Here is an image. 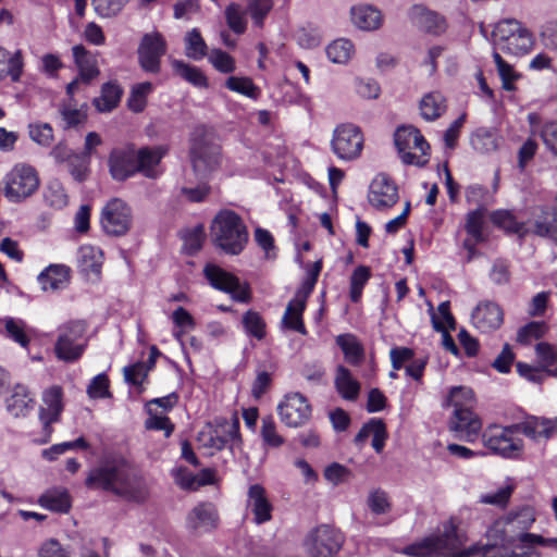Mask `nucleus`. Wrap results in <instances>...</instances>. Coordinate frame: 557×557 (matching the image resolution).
<instances>
[{"label": "nucleus", "mask_w": 557, "mask_h": 557, "mask_svg": "<svg viewBox=\"0 0 557 557\" xmlns=\"http://www.w3.org/2000/svg\"><path fill=\"white\" fill-rule=\"evenodd\" d=\"M354 52L355 48L352 42L345 38L336 39L326 47V55L329 60L336 64L347 63Z\"/></svg>", "instance_id": "43"}, {"label": "nucleus", "mask_w": 557, "mask_h": 557, "mask_svg": "<svg viewBox=\"0 0 557 557\" xmlns=\"http://www.w3.org/2000/svg\"><path fill=\"white\" fill-rule=\"evenodd\" d=\"M44 292L54 293L64 289L70 283V268L50 264L37 277Z\"/></svg>", "instance_id": "25"}, {"label": "nucleus", "mask_w": 557, "mask_h": 557, "mask_svg": "<svg viewBox=\"0 0 557 557\" xmlns=\"http://www.w3.org/2000/svg\"><path fill=\"white\" fill-rule=\"evenodd\" d=\"M306 306L301 305L298 300H290L286 307L284 315L282 318V324L284 327L296 331L305 335L306 327L302 322V313Z\"/></svg>", "instance_id": "39"}, {"label": "nucleus", "mask_w": 557, "mask_h": 557, "mask_svg": "<svg viewBox=\"0 0 557 557\" xmlns=\"http://www.w3.org/2000/svg\"><path fill=\"white\" fill-rule=\"evenodd\" d=\"M171 319L178 331L174 332V336L176 339L181 341L182 336L195 329V320L191 314L183 307L176 308L171 314Z\"/></svg>", "instance_id": "62"}, {"label": "nucleus", "mask_w": 557, "mask_h": 557, "mask_svg": "<svg viewBox=\"0 0 557 557\" xmlns=\"http://www.w3.org/2000/svg\"><path fill=\"white\" fill-rule=\"evenodd\" d=\"M372 436V447L376 453H381L387 438L386 426L380 419H372L364 424L355 437L356 444H362L368 437Z\"/></svg>", "instance_id": "30"}, {"label": "nucleus", "mask_w": 557, "mask_h": 557, "mask_svg": "<svg viewBox=\"0 0 557 557\" xmlns=\"http://www.w3.org/2000/svg\"><path fill=\"white\" fill-rule=\"evenodd\" d=\"M546 331L547 325L544 322L533 321L518 331L517 341L521 344L528 345L533 341L541 338Z\"/></svg>", "instance_id": "64"}, {"label": "nucleus", "mask_w": 557, "mask_h": 557, "mask_svg": "<svg viewBox=\"0 0 557 557\" xmlns=\"http://www.w3.org/2000/svg\"><path fill=\"white\" fill-rule=\"evenodd\" d=\"M218 524V509L210 502L197 504L186 516V528L195 535L209 533L216 529Z\"/></svg>", "instance_id": "17"}, {"label": "nucleus", "mask_w": 557, "mask_h": 557, "mask_svg": "<svg viewBox=\"0 0 557 557\" xmlns=\"http://www.w3.org/2000/svg\"><path fill=\"white\" fill-rule=\"evenodd\" d=\"M38 503L41 507L55 512H67L71 508V499L65 490H49L39 497Z\"/></svg>", "instance_id": "35"}, {"label": "nucleus", "mask_w": 557, "mask_h": 557, "mask_svg": "<svg viewBox=\"0 0 557 557\" xmlns=\"http://www.w3.org/2000/svg\"><path fill=\"white\" fill-rule=\"evenodd\" d=\"M394 140L404 163L423 166L429 162L430 145L418 128L400 126Z\"/></svg>", "instance_id": "8"}, {"label": "nucleus", "mask_w": 557, "mask_h": 557, "mask_svg": "<svg viewBox=\"0 0 557 557\" xmlns=\"http://www.w3.org/2000/svg\"><path fill=\"white\" fill-rule=\"evenodd\" d=\"M528 227L530 233L557 240V211L540 209L533 213V221Z\"/></svg>", "instance_id": "26"}, {"label": "nucleus", "mask_w": 557, "mask_h": 557, "mask_svg": "<svg viewBox=\"0 0 557 557\" xmlns=\"http://www.w3.org/2000/svg\"><path fill=\"white\" fill-rule=\"evenodd\" d=\"M225 86L230 90L251 99H257L260 96V89L249 77L230 76L225 82Z\"/></svg>", "instance_id": "55"}, {"label": "nucleus", "mask_w": 557, "mask_h": 557, "mask_svg": "<svg viewBox=\"0 0 557 557\" xmlns=\"http://www.w3.org/2000/svg\"><path fill=\"white\" fill-rule=\"evenodd\" d=\"M72 51L79 76L84 82L88 83L99 75L97 60L83 46H74Z\"/></svg>", "instance_id": "33"}, {"label": "nucleus", "mask_w": 557, "mask_h": 557, "mask_svg": "<svg viewBox=\"0 0 557 557\" xmlns=\"http://www.w3.org/2000/svg\"><path fill=\"white\" fill-rule=\"evenodd\" d=\"M4 325L7 336L26 348L29 344V336L27 335V325L22 319L5 317L1 320Z\"/></svg>", "instance_id": "46"}, {"label": "nucleus", "mask_w": 557, "mask_h": 557, "mask_svg": "<svg viewBox=\"0 0 557 557\" xmlns=\"http://www.w3.org/2000/svg\"><path fill=\"white\" fill-rule=\"evenodd\" d=\"M168 153L166 146L144 147L136 152V170L148 178L161 175L160 162Z\"/></svg>", "instance_id": "23"}, {"label": "nucleus", "mask_w": 557, "mask_h": 557, "mask_svg": "<svg viewBox=\"0 0 557 557\" xmlns=\"http://www.w3.org/2000/svg\"><path fill=\"white\" fill-rule=\"evenodd\" d=\"M336 344L344 352L345 359L352 366H358L363 359V347L352 334H342L336 337Z\"/></svg>", "instance_id": "38"}, {"label": "nucleus", "mask_w": 557, "mask_h": 557, "mask_svg": "<svg viewBox=\"0 0 557 557\" xmlns=\"http://www.w3.org/2000/svg\"><path fill=\"white\" fill-rule=\"evenodd\" d=\"M136 152L132 148H115L109 156V171L113 180L125 181L137 173Z\"/></svg>", "instance_id": "22"}, {"label": "nucleus", "mask_w": 557, "mask_h": 557, "mask_svg": "<svg viewBox=\"0 0 557 557\" xmlns=\"http://www.w3.org/2000/svg\"><path fill=\"white\" fill-rule=\"evenodd\" d=\"M361 129L350 123L341 124L333 131L331 149L342 161H354L361 156L363 149Z\"/></svg>", "instance_id": "11"}, {"label": "nucleus", "mask_w": 557, "mask_h": 557, "mask_svg": "<svg viewBox=\"0 0 557 557\" xmlns=\"http://www.w3.org/2000/svg\"><path fill=\"white\" fill-rule=\"evenodd\" d=\"M186 55L200 60L207 54V45L197 28L191 29L185 37Z\"/></svg>", "instance_id": "56"}, {"label": "nucleus", "mask_w": 557, "mask_h": 557, "mask_svg": "<svg viewBox=\"0 0 557 557\" xmlns=\"http://www.w3.org/2000/svg\"><path fill=\"white\" fill-rule=\"evenodd\" d=\"M122 89L119 85L107 83L101 88V95L95 98L94 104L100 112H110L120 102Z\"/></svg>", "instance_id": "40"}, {"label": "nucleus", "mask_w": 557, "mask_h": 557, "mask_svg": "<svg viewBox=\"0 0 557 557\" xmlns=\"http://www.w3.org/2000/svg\"><path fill=\"white\" fill-rule=\"evenodd\" d=\"M504 320L500 307L492 301L480 302L471 314L472 324L481 332L498 329Z\"/></svg>", "instance_id": "24"}, {"label": "nucleus", "mask_w": 557, "mask_h": 557, "mask_svg": "<svg viewBox=\"0 0 557 557\" xmlns=\"http://www.w3.org/2000/svg\"><path fill=\"white\" fill-rule=\"evenodd\" d=\"M277 413L286 426L300 428L309 421L311 406L302 394L290 393L277 405Z\"/></svg>", "instance_id": "14"}, {"label": "nucleus", "mask_w": 557, "mask_h": 557, "mask_svg": "<svg viewBox=\"0 0 557 557\" xmlns=\"http://www.w3.org/2000/svg\"><path fill=\"white\" fill-rule=\"evenodd\" d=\"M199 182L193 186L191 180H186V185L181 188L182 195L191 202L203 201L210 193V186L207 184V176L199 175Z\"/></svg>", "instance_id": "59"}, {"label": "nucleus", "mask_w": 557, "mask_h": 557, "mask_svg": "<svg viewBox=\"0 0 557 557\" xmlns=\"http://www.w3.org/2000/svg\"><path fill=\"white\" fill-rule=\"evenodd\" d=\"M246 12L238 3H231L225 9V20L227 26L235 34H244L247 28Z\"/></svg>", "instance_id": "52"}, {"label": "nucleus", "mask_w": 557, "mask_h": 557, "mask_svg": "<svg viewBox=\"0 0 557 557\" xmlns=\"http://www.w3.org/2000/svg\"><path fill=\"white\" fill-rule=\"evenodd\" d=\"M475 398L473 391L467 386H455L449 391L446 398L445 406L453 407L454 410L458 409H473Z\"/></svg>", "instance_id": "42"}, {"label": "nucleus", "mask_w": 557, "mask_h": 557, "mask_svg": "<svg viewBox=\"0 0 557 557\" xmlns=\"http://www.w3.org/2000/svg\"><path fill=\"white\" fill-rule=\"evenodd\" d=\"M101 225L107 234L125 235L132 225V211L120 198L111 199L102 209Z\"/></svg>", "instance_id": "13"}, {"label": "nucleus", "mask_w": 557, "mask_h": 557, "mask_svg": "<svg viewBox=\"0 0 557 557\" xmlns=\"http://www.w3.org/2000/svg\"><path fill=\"white\" fill-rule=\"evenodd\" d=\"M152 91V85L149 82H144L135 85L132 88L128 98V108L134 112H141L147 104V96Z\"/></svg>", "instance_id": "61"}, {"label": "nucleus", "mask_w": 557, "mask_h": 557, "mask_svg": "<svg viewBox=\"0 0 557 557\" xmlns=\"http://www.w3.org/2000/svg\"><path fill=\"white\" fill-rule=\"evenodd\" d=\"M512 492L513 486L511 484H505L495 490L482 493L479 496V503L504 508L509 503Z\"/></svg>", "instance_id": "47"}, {"label": "nucleus", "mask_w": 557, "mask_h": 557, "mask_svg": "<svg viewBox=\"0 0 557 557\" xmlns=\"http://www.w3.org/2000/svg\"><path fill=\"white\" fill-rule=\"evenodd\" d=\"M138 61L145 72L158 73L161 58L166 52V41L162 34L152 32L145 34L138 46Z\"/></svg>", "instance_id": "15"}, {"label": "nucleus", "mask_w": 557, "mask_h": 557, "mask_svg": "<svg viewBox=\"0 0 557 557\" xmlns=\"http://www.w3.org/2000/svg\"><path fill=\"white\" fill-rule=\"evenodd\" d=\"M398 187L385 173H379L371 181L368 190V201L377 211H385L397 203Z\"/></svg>", "instance_id": "16"}, {"label": "nucleus", "mask_w": 557, "mask_h": 557, "mask_svg": "<svg viewBox=\"0 0 557 557\" xmlns=\"http://www.w3.org/2000/svg\"><path fill=\"white\" fill-rule=\"evenodd\" d=\"M23 72V59L21 51L10 54L8 50L0 47V81L9 75L13 82H17Z\"/></svg>", "instance_id": "34"}, {"label": "nucleus", "mask_w": 557, "mask_h": 557, "mask_svg": "<svg viewBox=\"0 0 557 557\" xmlns=\"http://www.w3.org/2000/svg\"><path fill=\"white\" fill-rule=\"evenodd\" d=\"M198 442L201 446L215 450L237 446L240 443L238 418L235 417L231 421L216 420L213 425H207L199 432Z\"/></svg>", "instance_id": "10"}, {"label": "nucleus", "mask_w": 557, "mask_h": 557, "mask_svg": "<svg viewBox=\"0 0 557 557\" xmlns=\"http://www.w3.org/2000/svg\"><path fill=\"white\" fill-rule=\"evenodd\" d=\"M367 506L373 515H386L392 510V502L388 494L381 490L374 488L369 492L367 497Z\"/></svg>", "instance_id": "54"}, {"label": "nucleus", "mask_w": 557, "mask_h": 557, "mask_svg": "<svg viewBox=\"0 0 557 557\" xmlns=\"http://www.w3.org/2000/svg\"><path fill=\"white\" fill-rule=\"evenodd\" d=\"M261 437L269 447L277 448L284 444V438L276 431V424L272 417L268 416L262 419Z\"/></svg>", "instance_id": "63"}, {"label": "nucleus", "mask_w": 557, "mask_h": 557, "mask_svg": "<svg viewBox=\"0 0 557 557\" xmlns=\"http://www.w3.org/2000/svg\"><path fill=\"white\" fill-rule=\"evenodd\" d=\"M37 170L27 163L15 164L4 177L3 194L11 202H21L29 198L39 187Z\"/></svg>", "instance_id": "6"}, {"label": "nucleus", "mask_w": 557, "mask_h": 557, "mask_svg": "<svg viewBox=\"0 0 557 557\" xmlns=\"http://www.w3.org/2000/svg\"><path fill=\"white\" fill-rule=\"evenodd\" d=\"M533 45L532 35L528 32V29L520 27L519 32H517L507 42L502 46L499 50L506 51L511 54H524L530 51Z\"/></svg>", "instance_id": "45"}, {"label": "nucleus", "mask_w": 557, "mask_h": 557, "mask_svg": "<svg viewBox=\"0 0 557 557\" xmlns=\"http://www.w3.org/2000/svg\"><path fill=\"white\" fill-rule=\"evenodd\" d=\"M490 218L494 225L507 233L517 234L519 237H524L530 233L528 225L517 221L513 213L508 210L493 211Z\"/></svg>", "instance_id": "32"}, {"label": "nucleus", "mask_w": 557, "mask_h": 557, "mask_svg": "<svg viewBox=\"0 0 557 557\" xmlns=\"http://www.w3.org/2000/svg\"><path fill=\"white\" fill-rule=\"evenodd\" d=\"M45 202L54 209H62L69 203V196L63 184L58 180L48 182L44 191Z\"/></svg>", "instance_id": "44"}, {"label": "nucleus", "mask_w": 557, "mask_h": 557, "mask_svg": "<svg viewBox=\"0 0 557 557\" xmlns=\"http://www.w3.org/2000/svg\"><path fill=\"white\" fill-rule=\"evenodd\" d=\"M410 17L418 27L428 33L440 34L444 32L446 27L443 17L421 5L411 8Z\"/></svg>", "instance_id": "28"}, {"label": "nucleus", "mask_w": 557, "mask_h": 557, "mask_svg": "<svg viewBox=\"0 0 557 557\" xmlns=\"http://www.w3.org/2000/svg\"><path fill=\"white\" fill-rule=\"evenodd\" d=\"M518 423L503 426L488 425L481 434L483 445L494 455L504 458H518L523 451V440L516 436Z\"/></svg>", "instance_id": "5"}, {"label": "nucleus", "mask_w": 557, "mask_h": 557, "mask_svg": "<svg viewBox=\"0 0 557 557\" xmlns=\"http://www.w3.org/2000/svg\"><path fill=\"white\" fill-rule=\"evenodd\" d=\"M172 66L177 75L190 84L197 87L207 86V78L198 67L191 66L180 60H174L172 62Z\"/></svg>", "instance_id": "53"}, {"label": "nucleus", "mask_w": 557, "mask_h": 557, "mask_svg": "<svg viewBox=\"0 0 557 557\" xmlns=\"http://www.w3.org/2000/svg\"><path fill=\"white\" fill-rule=\"evenodd\" d=\"M190 158L194 175L208 176L221 163L220 146L206 127H197L190 138Z\"/></svg>", "instance_id": "4"}, {"label": "nucleus", "mask_w": 557, "mask_h": 557, "mask_svg": "<svg viewBox=\"0 0 557 557\" xmlns=\"http://www.w3.org/2000/svg\"><path fill=\"white\" fill-rule=\"evenodd\" d=\"M34 405V396L22 384H16L7 399V410L16 418L26 416L33 410Z\"/></svg>", "instance_id": "27"}, {"label": "nucleus", "mask_w": 557, "mask_h": 557, "mask_svg": "<svg viewBox=\"0 0 557 557\" xmlns=\"http://www.w3.org/2000/svg\"><path fill=\"white\" fill-rule=\"evenodd\" d=\"M486 208H476L467 215L466 231L474 239L475 243L484 240L483 235V219Z\"/></svg>", "instance_id": "58"}, {"label": "nucleus", "mask_w": 557, "mask_h": 557, "mask_svg": "<svg viewBox=\"0 0 557 557\" xmlns=\"http://www.w3.org/2000/svg\"><path fill=\"white\" fill-rule=\"evenodd\" d=\"M86 485L101 488L133 503H143L149 496L144 478L122 456L107 457L97 468L90 470Z\"/></svg>", "instance_id": "2"}, {"label": "nucleus", "mask_w": 557, "mask_h": 557, "mask_svg": "<svg viewBox=\"0 0 557 557\" xmlns=\"http://www.w3.org/2000/svg\"><path fill=\"white\" fill-rule=\"evenodd\" d=\"M535 522L534 509L523 506L497 519L487 530V544L475 547L481 557H540V548L557 542L529 530Z\"/></svg>", "instance_id": "1"}, {"label": "nucleus", "mask_w": 557, "mask_h": 557, "mask_svg": "<svg viewBox=\"0 0 557 557\" xmlns=\"http://www.w3.org/2000/svg\"><path fill=\"white\" fill-rule=\"evenodd\" d=\"M102 251L91 245H85L79 248L78 262L82 271L85 273L99 274L102 265Z\"/></svg>", "instance_id": "37"}, {"label": "nucleus", "mask_w": 557, "mask_h": 557, "mask_svg": "<svg viewBox=\"0 0 557 557\" xmlns=\"http://www.w3.org/2000/svg\"><path fill=\"white\" fill-rule=\"evenodd\" d=\"M351 22L362 30L377 29L382 24V15L371 5H357L350 10Z\"/></svg>", "instance_id": "31"}, {"label": "nucleus", "mask_w": 557, "mask_h": 557, "mask_svg": "<svg viewBox=\"0 0 557 557\" xmlns=\"http://www.w3.org/2000/svg\"><path fill=\"white\" fill-rule=\"evenodd\" d=\"M85 333L86 323L84 321H71L60 326L54 345L57 358L65 362L78 360L87 346Z\"/></svg>", "instance_id": "9"}, {"label": "nucleus", "mask_w": 557, "mask_h": 557, "mask_svg": "<svg viewBox=\"0 0 557 557\" xmlns=\"http://www.w3.org/2000/svg\"><path fill=\"white\" fill-rule=\"evenodd\" d=\"M210 235L212 243L228 255H239L248 242L246 225L232 210H222L214 216Z\"/></svg>", "instance_id": "3"}, {"label": "nucleus", "mask_w": 557, "mask_h": 557, "mask_svg": "<svg viewBox=\"0 0 557 557\" xmlns=\"http://www.w3.org/2000/svg\"><path fill=\"white\" fill-rule=\"evenodd\" d=\"M345 542L344 534L329 524H320L307 532L302 548L310 557H333L338 554Z\"/></svg>", "instance_id": "7"}, {"label": "nucleus", "mask_w": 557, "mask_h": 557, "mask_svg": "<svg viewBox=\"0 0 557 557\" xmlns=\"http://www.w3.org/2000/svg\"><path fill=\"white\" fill-rule=\"evenodd\" d=\"M273 5V0H248L247 13L256 27L262 28L264 26V21L272 11Z\"/></svg>", "instance_id": "49"}, {"label": "nucleus", "mask_w": 557, "mask_h": 557, "mask_svg": "<svg viewBox=\"0 0 557 557\" xmlns=\"http://www.w3.org/2000/svg\"><path fill=\"white\" fill-rule=\"evenodd\" d=\"M420 111L423 119L434 121L446 111V100L438 91L425 95L420 102Z\"/></svg>", "instance_id": "36"}, {"label": "nucleus", "mask_w": 557, "mask_h": 557, "mask_svg": "<svg viewBox=\"0 0 557 557\" xmlns=\"http://www.w3.org/2000/svg\"><path fill=\"white\" fill-rule=\"evenodd\" d=\"M543 370L550 376H557V351L548 343H539L535 347Z\"/></svg>", "instance_id": "48"}, {"label": "nucleus", "mask_w": 557, "mask_h": 557, "mask_svg": "<svg viewBox=\"0 0 557 557\" xmlns=\"http://www.w3.org/2000/svg\"><path fill=\"white\" fill-rule=\"evenodd\" d=\"M521 24L516 20H505L496 24L492 37L496 49H500L502 46L519 32Z\"/></svg>", "instance_id": "51"}, {"label": "nucleus", "mask_w": 557, "mask_h": 557, "mask_svg": "<svg viewBox=\"0 0 557 557\" xmlns=\"http://www.w3.org/2000/svg\"><path fill=\"white\" fill-rule=\"evenodd\" d=\"M63 393L60 386L53 385L42 393V404L39 408V419L45 431L50 434V425L58 422L63 410Z\"/></svg>", "instance_id": "20"}, {"label": "nucleus", "mask_w": 557, "mask_h": 557, "mask_svg": "<svg viewBox=\"0 0 557 557\" xmlns=\"http://www.w3.org/2000/svg\"><path fill=\"white\" fill-rule=\"evenodd\" d=\"M371 277V270L366 265L357 267L350 276L349 297L352 302L361 299L362 290Z\"/></svg>", "instance_id": "50"}, {"label": "nucleus", "mask_w": 557, "mask_h": 557, "mask_svg": "<svg viewBox=\"0 0 557 557\" xmlns=\"http://www.w3.org/2000/svg\"><path fill=\"white\" fill-rule=\"evenodd\" d=\"M518 431L535 443H545L557 432V417L528 416L518 423Z\"/></svg>", "instance_id": "19"}, {"label": "nucleus", "mask_w": 557, "mask_h": 557, "mask_svg": "<svg viewBox=\"0 0 557 557\" xmlns=\"http://www.w3.org/2000/svg\"><path fill=\"white\" fill-rule=\"evenodd\" d=\"M449 429L459 433V437L468 443L475 442L482 431V421L480 417L473 412V409L454 410L449 422Z\"/></svg>", "instance_id": "18"}, {"label": "nucleus", "mask_w": 557, "mask_h": 557, "mask_svg": "<svg viewBox=\"0 0 557 557\" xmlns=\"http://www.w3.org/2000/svg\"><path fill=\"white\" fill-rule=\"evenodd\" d=\"M203 273L210 285L215 289L230 294L236 301H249L250 290L248 284L240 282L234 274L213 263H208L203 269Z\"/></svg>", "instance_id": "12"}, {"label": "nucleus", "mask_w": 557, "mask_h": 557, "mask_svg": "<svg viewBox=\"0 0 557 557\" xmlns=\"http://www.w3.org/2000/svg\"><path fill=\"white\" fill-rule=\"evenodd\" d=\"M334 385L342 398L354 401L358 398L361 385L352 375L350 370L344 366H338L335 371Z\"/></svg>", "instance_id": "29"}, {"label": "nucleus", "mask_w": 557, "mask_h": 557, "mask_svg": "<svg viewBox=\"0 0 557 557\" xmlns=\"http://www.w3.org/2000/svg\"><path fill=\"white\" fill-rule=\"evenodd\" d=\"M298 45L306 49H312L318 47L322 41V32L319 27L307 24L295 34Z\"/></svg>", "instance_id": "57"}, {"label": "nucleus", "mask_w": 557, "mask_h": 557, "mask_svg": "<svg viewBox=\"0 0 557 557\" xmlns=\"http://www.w3.org/2000/svg\"><path fill=\"white\" fill-rule=\"evenodd\" d=\"M246 508L253 516V522L263 524L272 519L273 505L265 488L260 484H252L247 491Z\"/></svg>", "instance_id": "21"}, {"label": "nucleus", "mask_w": 557, "mask_h": 557, "mask_svg": "<svg viewBox=\"0 0 557 557\" xmlns=\"http://www.w3.org/2000/svg\"><path fill=\"white\" fill-rule=\"evenodd\" d=\"M470 143L473 149L481 153H490L496 151L499 145L497 134L494 131L486 128L476 129L472 134Z\"/></svg>", "instance_id": "41"}, {"label": "nucleus", "mask_w": 557, "mask_h": 557, "mask_svg": "<svg viewBox=\"0 0 557 557\" xmlns=\"http://www.w3.org/2000/svg\"><path fill=\"white\" fill-rule=\"evenodd\" d=\"M28 135L33 141L49 147L53 141V128L49 123L36 122L28 125Z\"/></svg>", "instance_id": "60"}]
</instances>
